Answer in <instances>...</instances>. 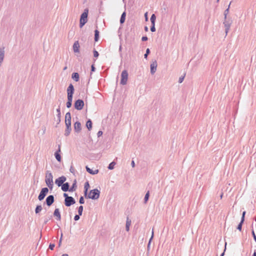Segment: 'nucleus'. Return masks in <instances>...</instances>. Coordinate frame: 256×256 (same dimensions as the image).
<instances>
[{
	"label": "nucleus",
	"instance_id": "obj_23",
	"mask_svg": "<svg viewBox=\"0 0 256 256\" xmlns=\"http://www.w3.org/2000/svg\"><path fill=\"white\" fill-rule=\"evenodd\" d=\"M89 187H90V185H89L88 182H86L85 184H84V189H85L84 194H85V196L86 198L87 192H88Z\"/></svg>",
	"mask_w": 256,
	"mask_h": 256
},
{
	"label": "nucleus",
	"instance_id": "obj_13",
	"mask_svg": "<svg viewBox=\"0 0 256 256\" xmlns=\"http://www.w3.org/2000/svg\"><path fill=\"white\" fill-rule=\"evenodd\" d=\"M80 44L78 41L74 42L73 45V49L74 52H79Z\"/></svg>",
	"mask_w": 256,
	"mask_h": 256
},
{
	"label": "nucleus",
	"instance_id": "obj_11",
	"mask_svg": "<svg viewBox=\"0 0 256 256\" xmlns=\"http://www.w3.org/2000/svg\"><path fill=\"white\" fill-rule=\"evenodd\" d=\"M60 145L58 144V150L55 152L54 156H55L56 158L59 162H60L61 161V156H60Z\"/></svg>",
	"mask_w": 256,
	"mask_h": 256
},
{
	"label": "nucleus",
	"instance_id": "obj_17",
	"mask_svg": "<svg viewBox=\"0 0 256 256\" xmlns=\"http://www.w3.org/2000/svg\"><path fill=\"white\" fill-rule=\"evenodd\" d=\"M74 130L76 132H80L81 130V124L80 122H76L74 124Z\"/></svg>",
	"mask_w": 256,
	"mask_h": 256
},
{
	"label": "nucleus",
	"instance_id": "obj_24",
	"mask_svg": "<svg viewBox=\"0 0 256 256\" xmlns=\"http://www.w3.org/2000/svg\"><path fill=\"white\" fill-rule=\"evenodd\" d=\"M86 126L87 128L88 129V130H90L92 128V121L89 120L87 121L86 124Z\"/></svg>",
	"mask_w": 256,
	"mask_h": 256
},
{
	"label": "nucleus",
	"instance_id": "obj_8",
	"mask_svg": "<svg viewBox=\"0 0 256 256\" xmlns=\"http://www.w3.org/2000/svg\"><path fill=\"white\" fill-rule=\"evenodd\" d=\"M75 203L74 200L72 196L67 197L65 198V205L67 206H70L72 204Z\"/></svg>",
	"mask_w": 256,
	"mask_h": 256
},
{
	"label": "nucleus",
	"instance_id": "obj_5",
	"mask_svg": "<svg viewBox=\"0 0 256 256\" xmlns=\"http://www.w3.org/2000/svg\"><path fill=\"white\" fill-rule=\"evenodd\" d=\"M84 106V102L81 100H77L74 103L75 108L78 110H81L83 108Z\"/></svg>",
	"mask_w": 256,
	"mask_h": 256
},
{
	"label": "nucleus",
	"instance_id": "obj_19",
	"mask_svg": "<svg viewBox=\"0 0 256 256\" xmlns=\"http://www.w3.org/2000/svg\"><path fill=\"white\" fill-rule=\"evenodd\" d=\"M86 169L88 172L90 174H97L98 172V170H96L94 171L92 170L90 168L86 166Z\"/></svg>",
	"mask_w": 256,
	"mask_h": 256
},
{
	"label": "nucleus",
	"instance_id": "obj_51",
	"mask_svg": "<svg viewBox=\"0 0 256 256\" xmlns=\"http://www.w3.org/2000/svg\"><path fill=\"white\" fill-rule=\"evenodd\" d=\"M252 256H256V253L255 252L253 254Z\"/></svg>",
	"mask_w": 256,
	"mask_h": 256
},
{
	"label": "nucleus",
	"instance_id": "obj_15",
	"mask_svg": "<svg viewBox=\"0 0 256 256\" xmlns=\"http://www.w3.org/2000/svg\"><path fill=\"white\" fill-rule=\"evenodd\" d=\"M157 66V64L156 62H152L150 65V71L152 74L155 72Z\"/></svg>",
	"mask_w": 256,
	"mask_h": 256
},
{
	"label": "nucleus",
	"instance_id": "obj_52",
	"mask_svg": "<svg viewBox=\"0 0 256 256\" xmlns=\"http://www.w3.org/2000/svg\"><path fill=\"white\" fill-rule=\"evenodd\" d=\"M152 236H153V234H152V236H151V238H150V242H149V243L150 242V240H151L152 238Z\"/></svg>",
	"mask_w": 256,
	"mask_h": 256
},
{
	"label": "nucleus",
	"instance_id": "obj_7",
	"mask_svg": "<svg viewBox=\"0 0 256 256\" xmlns=\"http://www.w3.org/2000/svg\"><path fill=\"white\" fill-rule=\"evenodd\" d=\"M48 190L47 188H42L39 196H38V200H42L47 193L48 192Z\"/></svg>",
	"mask_w": 256,
	"mask_h": 256
},
{
	"label": "nucleus",
	"instance_id": "obj_27",
	"mask_svg": "<svg viewBox=\"0 0 256 256\" xmlns=\"http://www.w3.org/2000/svg\"><path fill=\"white\" fill-rule=\"evenodd\" d=\"M94 40L96 42L98 39L99 32L98 31V30H96L94 31Z\"/></svg>",
	"mask_w": 256,
	"mask_h": 256
},
{
	"label": "nucleus",
	"instance_id": "obj_39",
	"mask_svg": "<svg viewBox=\"0 0 256 256\" xmlns=\"http://www.w3.org/2000/svg\"><path fill=\"white\" fill-rule=\"evenodd\" d=\"M150 30L152 32H155L156 31V28H155V26H154V25H153L150 28Z\"/></svg>",
	"mask_w": 256,
	"mask_h": 256
},
{
	"label": "nucleus",
	"instance_id": "obj_9",
	"mask_svg": "<svg viewBox=\"0 0 256 256\" xmlns=\"http://www.w3.org/2000/svg\"><path fill=\"white\" fill-rule=\"evenodd\" d=\"M74 88L73 86L70 84L68 86V89H67V92H68V98H72V94L74 93Z\"/></svg>",
	"mask_w": 256,
	"mask_h": 256
},
{
	"label": "nucleus",
	"instance_id": "obj_36",
	"mask_svg": "<svg viewBox=\"0 0 256 256\" xmlns=\"http://www.w3.org/2000/svg\"><path fill=\"white\" fill-rule=\"evenodd\" d=\"M84 199L83 198L82 196H81L80 199V203L81 204H82L84 203Z\"/></svg>",
	"mask_w": 256,
	"mask_h": 256
},
{
	"label": "nucleus",
	"instance_id": "obj_3",
	"mask_svg": "<svg viewBox=\"0 0 256 256\" xmlns=\"http://www.w3.org/2000/svg\"><path fill=\"white\" fill-rule=\"evenodd\" d=\"M46 182L47 186L50 188H52L53 186V177L52 174L50 173L46 174Z\"/></svg>",
	"mask_w": 256,
	"mask_h": 256
},
{
	"label": "nucleus",
	"instance_id": "obj_42",
	"mask_svg": "<svg viewBox=\"0 0 256 256\" xmlns=\"http://www.w3.org/2000/svg\"><path fill=\"white\" fill-rule=\"evenodd\" d=\"M142 41H146L148 40V38L146 36H142Z\"/></svg>",
	"mask_w": 256,
	"mask_h": 256
},
{
	"label": "nucleus",
	"instance_id": "obj_14",
	"mask_svg": "<svg viewBox=\"0 0 256 256\" xmlns=\"http://www.w3.org/2000/svg\"><path fill=\"white\" fill-rule=\"evenodd\" d=\"M54 216L56 217V219L58 220H60L61 219V216L60 214L59 211V210L58 208H56L54 210Z\"/></svg>",
	"mask_w": 256,
	"mask_h": 256
},
{
	"label": "nucleus",
	"instance_id": "obj_26",
	"mask_svg": "<svg viewBox=\"0 0 256 256\" xmlns=\"http://www.w3.org/2000/svg\"><path fill=\"white\" fill-rule=\"evenodd\" d=\"M76 188V182L73 184L72 186L69 189V191L74 192L75 191Z\"/></svg>",
	"mask_w": 256,
	"mask_h": 256
},
{
	"label": "nucleus",
	"instance_id": "obj_44",
	"mask_svg": "<svg viewBox=\"0 0 256 256\" xmlns=\"http://www.w3.org/2000/svg\"><path fill=\"white\" fill-rule=\"evenodd\" d=\"M144 16H145V18H146V20L147 21L148 20V13L147 12H146L144 14Z\"/></svg>",
	"mask_w": 256,
	"mask_h": 256
},
{
	"label": "nucleus",
	"instance_id": "obj_35",
	"mask_svg": "<svg viewBox=\"0 0 256 256\" xmlns=\"http://www.w3.org/2000/svg\"><path fill=\"white\" fill-rule=\"evenodd\" d=\"M99 54L98 52L96 50H94V56L95 58L98 57Z\"/></svg>",
	"mask_w": 256,
	"mask_h": 256
},
{
	"label": "nucleus",
	"instance_id": "obj_49",
	"mask_svg": "<svg viewBox=\"0 0 256 256\" xmlns=\"http://www.w3.org/2000/svg\"><path fill=\"white\" fill-rule=\"evenodd\" d=\"M62 256H68V254H63L62 255Z\"/></svg>",
	"mask_w": 256,
	"mask_h": 256
},
{
	"label": "nucleus",
	"instance_id": "obj_16",
	"mask_svg": "<svg viewBox=\"0 0 256 256\" xmlns=\"http://www.w3.org/2000/svg\"><path fill=\"white\" fill-rule=\"evenodd\" d=\"M245 214H246V212H244L242 213V220H241L240 222V224L238 225V228H237L240 231L242 230V224L244 221Z\"/></svg>",
	"mask_w": 256,
	"mask_h": 256
},
{
	"label": "nucleus",
	"instance_id": "obj_50",
	"mask_svg": "<svg viewBox=\"0 0 256 256\" xmlns=\"http://www.w3.org/2000/svg\"><path fill=\"white\" fill-rule=\"evenodd\" d=\"M145 30H146V31H148V28L146 26L145 27Z\"/></svg>",
	"mask_w": 256,
	"mask_h": 256
},
{
	"label": "nucleus",
	"instance_id": "obj_34",
	"mask_svg": "<svg viewBox=\"0 0 256 256\" xmlns=\"http://www.w3.org/2000/svg\"><path fill=\"white\" fill-rule=\"evenodd\" d=\"M224 24H225V26H226V33H227L228 30H229V28H230V24H226L225 23H224Z\"/></svg>",
	"mask_w": 256,
	"mask_h": 256
},
{
	"label": "nucleus",
	"instance_id": "obj_18",
	"mask_svg": "<svg viewBox=\"0 0 256 256\" xmlns=\"http://www.w3.org/2000/svg\"><path fill=\"white\" fill-rule=\"evenodd\" d=\"M62 189L64 192L69 190V184L68 182L62 185Z\"/></svg>",
	"mask_w": 256,
	"mask_h": 256
},
{
	"label": "nucleus",
	"instance_id": "obj_28",
	"mask_svg": "<svg viewBox=\"0 0 256 256\" xmlns=\"http://www.w3.org/2000/svg\"><path fill=\"white\" fill-rule=\"evenodd\" d=\"M156 19V17L154 14H152L150 18V21L152 22V24L154 25L155 20Z\"/></svg>",
	"mask_w": 256,
	"mask_h": 256
},
{
	"label": "nucleus",
	"instance_id": "obj_48",
	"mask_svg": "<svg viewBox=\"0 0 256 256\" xmlns=\"http://www.w3.org/2000/svg\"><path fill=\"white\" fill-rule=\"evenodd\" d=\"M57 112L58 113V114H60V108L57 109Z\"/></svg>",
	"mask_w": 256,
	"mask_h": 256
},
{
	"label": "nucleus",
	"instance_id": "obj_31",
	"mask_svg": "<svg viewBox=\"0 0 256 256\" xmlns=\"http://www.w3.org/2000/svg\"><path fill=\"white\" fill-rule=\"evenodd\" d=\"M42 210V208L40 206H38L36 208V212L38 213L40 212Z\"/></svg>",
	"mask_w": 256,
	"mask_h": 256
},
{
	"label": "nucleus",
	"instance_id": "obj_12",
	"mask_svg": "<svg viewBox=\"0 0 256 256\" xmlns=\"http://www.w3.org/2000/svg\"><path fill=\"white\" fill-rule=\"evenodd\" d=\"M54 202V197L53 196L50 195L47 197L46 199V202L48 206H50Z\"/></svg>",
	"mask_w": 256,
	"mask_h": 256
},
{
	"label": "nucleus",
	"instance_id": "obj_2",
	"mask_svg": "<svg viewBox=\"0 0 256 256\" xmlns=\"http://www.w3.org/2000/svg\"><path fill=\"white\" fill-rule=\"evenodd\" d=\"M100 196V191L98 189L91 190L87 196L88 198L96 200Z\"/></svg>",
	"mask_w": 256,
	"mask_h": 256
},
{
	"label": "nucleus",
	"instance_id": "obj_1",
	"mask_svg": "<svg viewBox=\"0 0 256 256\" xmlns=\"http://www.w3.org/2000/svg\"><path fill=\"white\" fill-rule=\"evenodd\" d=\"M88 10L86 8L82 14L80 18V27L82 28L88 21Z\"/></svg>",
	"mask_w": 256,
	"mask_h": 256
},
{
	"label": "nucleus",
	"instance_id": "obj_25",
	"mask_svg": "<svg viewBox=\"0 0 256 256\" xmlns=\"http://www.w3.org/2000/svg\"><path fill=\"white\" fill-rule=\"evenodd\" d=\"M68 101L66 102V106L69 108L72 106V98H68Z\"/></svg>",
	"mask_w": 256,
	"mask_h": 256
},
{
	"label": "nucleus",
	"instance_id": "obj_41",
	"mask_svg": "<svg viewBox=\"0 0 256 256\" xmlns=\"http://www.w3.org/2000/svg\"><path fill=\"white\" fill-rule=\"evenodd\" d=\"M252 236H253V237L254 238V240L256 242V234H255V233H254V230H252Z\"/></svg>",
	"mask_w": 256,
	"mask_h": 256
},
{
	"label": "nucleus",
	"instance_id": "obj_22",
	"mask_svg": "<svg viewBox=\"0 0 256 256\" xmlns=\"http://www.w3.org/2000/svg\"><path fill=\"white\" fill-rule=\"evenodd\" d=\"M131 224V220H129V218H128L126 220V231H128L130 230V226Z\"/></svg>",
	"mask_w": 256,
	"mask_h": 256
},
{
	"label": "nucleus",
	"instance_id": "obj_46",
	"mask_svg": "<svg viewBox=\"0 0 256 256\" xmlns=\"http://www.w3.org/2000/svg\"><path fill=\"white\" fill-rule=\"evenodd\" d=\"M94 70H95V68H94V65H92V72H94Z\"/></svg>",
	"mask_w": 256,
	"mask_h": 256
},
{
	"label": "nucleus",
	"instance_id": "obj_54",
	"mask_svg": "<svg viewBox=\"0 0 256 256\" xmlns=\"http://www.w3.org/2000/svg\"><path fill=\"white\" fill-rule=\"evenodd\" d=\"M219 0H218V1Z\"/></svg>",
	"mask_w": 256,
	"mask_h": 256
},
{
	"label": "nucleus",
	"instance_id": "obj_53",
	"mask_svg": "<svg viewBox=\"0 0 256 256\" xmlns=\"http://www.w3.org/2000/svg\"><path fill=\"white\" fill-rule=\"evenodd\" d=\"M224 256V253L222 254V256Z\"/></svg>",
	"mask_w": 256,
	"mask_h": 256
},
{
	"label": "nucleus",
	"instance_id": "obj_20",
	"mask_svg": "<svg viewBox=\"0 0 256 256\" xmlns=\"http://www.w3.org/2000/svg\"><path fill=\"white\" fill-rule=\"evenodd\" d=\"M72 78L76 82H78L79 80V75L77 72L73 73L72 74Z\"/></svg>",
	"mask_w": 256,
	"mask_h": 256
},
{
	"label": "nucleus",
	"instance_id": "obj_29",
	"mask_svg": "<svg viewBox=\"0 0 256 256\" xmlns=\"http://www.w3.org/2000/svg\"><path fill=\"white\" fill-rule=\"evenodd\" d=\"M116 165V162H112L108 166V168L110 170H112L114 168V166Z\"/></svg>",
	"mask_w": 256,
	"mask_h": 256
},
{
	"label": "nucleus",
	"instance_id": "obj_33",
	"mask_svg": "<svg viewBox=\"0 0 256 256\" xmlns=\"http://www.w3.org/2000/svg\"><path fill=\"white\" fill-rule=\"evenodd\" d=\"M149 53H150V50H149V48H147V50H146V53L144 55V58H147L148 55L149 54Z\"/></svg>",
	"mask_w": 256,
	"mask_h": 256
},
{
	"label": "nucleus",
	"instance_id": "obj_4",
	"mask_svg": "<svg viewBox=\"0 0 256 256\" xmlns=\"http://www.w3.org/2000/svg\"><path fill=\"white\" fill-rule=\"evenodd\" d=\"M128 79V73L126 70H124L122 72L121 74V80L120 84L122 85H124L126 84Z\"/></svg>",
	"mask_w": 256,
	"mask_h": 256
},
{
	"label": "nucleus",
	"instance_id": "obj_43",
	"mask_svg": "<svg viewBox=\"0 0 256 256\" xmlns=\"http://www.w3.org/2000/svg\"><path fill=\"white\" fill-rule=\"evenodd\" d=\"M102 134V131H99L98 133V136H100Z\"/></svg>",
	"mask_w": 256,
	"mask_h": 256
},
{
	"label": "nucleus",
	"instance_id": "obj_47",
	"mask_svg": "<svg viewBox=\"0 0 256 256\" xmlns=\"http://www.w3.org/2000/svg\"><path fill=\"white\" fill-rule=\"evenodd\" d=\"M64 196L66 198L69 197L66 194H64Z\"/></svg>",
	"mask_w": 256,
	"mask_h": 256
},
{
	"label": "nucleus",
	"instance_id": "obj_38",
	"mask_svg": "<svg viewBox=\"0 0 256 256\" xmlns=\"http://www.w3.org/2000/svg\"><path fill=\"white\" fill-rule=\"evenodd\" d=\"M184 76L182 77H180L178 80L180 83H182L184 79Z\"/></svg>",
	"mask_w": 256,
	"mask_h": 256
},
{
	"label": "nucleus",
	"instance_id": "obj_10",
	"mask_svg": "<svg viewBox=\"0 0 256 256\" xmlns=\"http://www.w3.org/2000/svg\"><path fill=\"white\" fill-rule=\"evenodd\" d=\"M66 178L64 176H60L56 180V184L58 186H60L66 181Z\"/></svg>",
	"mask_w": 256,
	"mask_h": 256
},
{
	"label": "nucleus",
	"instance_id": "obj_6",
	"mask_svg": "<svg viewBox=\"0 0 256 256\" xmlns=\"http://www.w3.org/2000/svg\"><path fill=\"white\" fill-rule=\"evenodd\" d=\"M65 123L68 128L71 126V116L70 112H67L65 116Z\"/></svg>",
	"mask_w": 256,
	"mask_h": 256
},
{
	"label": "nucleus",
	"instance_id": "obj_32",
	"mask_svg": "<svg viewBox=\"0 0 256 256\" xmlns=\"http://www.w3.org/2000/svg\"><path fill=\"white\" fill-rule=\"evenodd\" d=\"M82 211H83V206H80L78 208V212L79 215L81 216L82 214Z\"/></svg>",
	"mask_w": 256,
	"mask_h": 256
},
{
	"label": "nucleus",
	"instance_id": "obj_30",
	"mask_svg": "<svg viewBox=\"0 0 256 256\" xmlns=\"http://www.w3.org/2000/svg\"><path fill=\"white\" fill-rule=\"evenodd\" d=\"M149 195H150V192L149 191H148L146 196H145V197H144V202L145 203H146L147 202V201L148 200V198H149Z\"/></svg>",
	"mask_w": 256,
	"mask_h": 256
},
{
	"label": "nucleus",
	"instance_id": "obj_21",
	"mask_svg": "<svg viewBox=\"0 0 256 256\" xmlns=\"http://www.w3.org/2000/svg\"><path fill=\"white\" fill-rule=\"evenodd\" d=\"M126 12H124L121 16L120 20V22L121 24H123L126 20Z\"/></svg>",
	"mask_w": 256,
	"mask_h": 256
},
{
	"label": "nucleus",
	"instance_id": "obj_37",
	"mask_svg": "<svg viewBox=\"0 0 256 256\" xmlns=\"http://www.w3.org/2000/svg\"><path fill=\"white\" fill-rule=\"evenodd\" d=\"M54 246H55V245L54 244H50V246H49V248L51 250H53L54 248Z\"/></svg>",
	"mask_w": 256,
	"mask_h": 256
},
{
	"label": "nucleus",
	"instance_id": "obj_45",
	"mask_svg": "<svg viewBox=\"0 0 256 256\" xmlns=\"http://www.w3.org/2000/svg\"><path fill=\"white\" fill-rule=\"evenodd\" d=\"M132 166L133 168H134V166H135V164H134V160H132Z\"/></svg>",
	"mask_w": 256,
	"mask_h": 256
},
{
	"label": "nucleus",
	"instance_id": "obj_40",
	"mask_svg": "<svg viewBox=\"0 0 256 256\" xmlns=\"http://www.w3.org/2000/svg\"><path fill=\"white\" fill-rule=\"evenodd\" d=\"M74 219L75 220H78L80 219L79 215H76L74 216Z\"/></svg>",
	"mask_w": 256,
	"mask_h": 256
}]
</instances>
